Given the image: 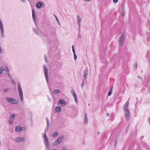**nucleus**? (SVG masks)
I'll return each mask as SVG.
<instances>
[{"label": "nucleus", "instance_id": "nucleus-1", "mask_svg": "<svg viewBox=\"0 0 150 150\" xmlns=\"http://www.w3.org/2000/svg\"><path fill=\"white\" fill-rule=\"evenodd\" d=\"M129 101H127L123 107L124 111L125 116L126 119L129 120L130 117V111L128 108Z\"/></svg>", "mask_w": 150, "mask_h": 150}, {"label": "nucleus", "instance_id": "nucleus-2", "mask_svg": "<svg viewBox=\"0 0 150 150\" xmlns=\"http://www.w3.org/2000/svg\"><path fill=\"white\" fill-rule=\"evenodd\" d=\"M18 90L19 93L20 98L21 101L22 102L23 100V92L20 83H18Z\"/></svg>", "mask_w": 150, "mask_h": 150}, {"label": "nucleus", "instance_id": "nucleus-3", "mask_svg": "<svg viewBox=\"0 0 150 150\" xmlns=\"http://www.w3.org/2000/svg\"><path fill=\"white\" fill-rule=\"evenodd\" d=\"M64 137L63 135H61L59 137L57 140L54 142L52 144V146H56L61 143L63 140Z\"/></svg>", "mask_w": 150, "mask_h": 150}, {"label": "nucleus", "instance_id": "nucleus-4", "mask_svg": "<svg viewBox=\"0 0 150 150\" xmlns=\"http://www.w3.org/2000/svg\"><path fill=\"white\" fill-rule=\"evenodd\" d=\"M6 100L10 104H16L18 103V100L14 98H11L7 97L6 98Z\"/></svg>", "mask_w": 150, "mask_h": 150}, {"label": "nucleus", "instance_id": "nucleus-5", "mask_svg": "<svg viewBox=\"0 0 150 150\" xmlns=\"http://www.w3.org/2000/svg\"><path fill=\"white\" fill-rule=\"evenodd\" d=\"M43 68L44 70L45 75L46 79V80L47 83H48L49 81V77L48 72V69L47 67L45 65L44 66Z\"/></svg>", "mask_w": 150, "mask_h": 150}, {"label": "nucleus", "instance_id": "nucleus-6", "mask_svg": "<svg viewBox=\"0 0 150 150\" xmlns=\"http://www.w3.org/2000/svg\"><path fill=\"white\" fill-rule=\"evenodd\" d=\"M125 36L124 34H122L120 37L119 40V45L120 46L122 45L123 44Z\"/></svg>", "mask_w": 150, "mask_h": 150}, {"label": "nucleus", "instance_id": "nucleus-7", "mask_svg": "<svg viewBox=\"0 0 150 150\" xmlns=\"http://www.w3.org/2000/svg\"><path fill=\"white\" fill-rule=\"evenodd\" d=\"M15 116L16 115L15 114H12L10 116V120L8 121V123L12 125L13 124Z\"/></svg>", "mask_w": 150, "mask_h": 150}, {"label": "nucleus", "instance_id": "nucleus-8", "mask_svg": "<svg viewBox=\"0 0 150 150\" xmlns=\"http://www.w3.org/2000/svg\"><path fill=\"white\" fill-rule=\"evenodd\" d=\"M0 28L2 37L4 38V27L3 24L1 19H0Z\"/></svg>", "mask_w": 150, "mask_h": 150}, {"label": "nucleus", "instance_id": "nucleus-9", "mask_svg": "<svg viewBox=\"0 0 150 150\" xmlns=\"http://www.w3.org/2000/svg\"><path fill=\"white\" fill-rule=\"evenodd\" d=\"M45 141L44 142V144L46 147L48 148L49 147V142L48 139L46 135V134H45L44 137Z\"/></svg>", "mask_w": 150, "mask_h": 150}, {"label": "nucleus", "instance_id": "nucleus-10", "mask_svg": "<svg viewBox=\"0 0 150 150\" xmlns=\"http://www.w3.org/2000/svg\"><path fill=\"white\" fill-rule=\"evenodd\" d=\"M25 139L23 137H17L15 139V141L17 142H21L23 141Z\"/></svg>", "mask_w": 150, "mask_h": 150}, {"label": "nucleus", "instance_id": "nucleus-11", "mask_svg": "<svg viewBox=\"0 0 150 150\" xmlns=\"http://www.w3.org/2000/svg\"><path fill=\"white\" fill-rule=\"evenodd\" d=\"M43 4V3L42 2H38L36 4V7L37 8H41Z\"/></svg>", "mask_w": 150, "mask_h": 150}, {"label": "nucleus", "instance_id": "nucleus-12", "mask_svg": "<svg viewBox=\"0 0 150 150\" xmlns=\"http://www.w3.org/2000/svg\"><path fill=\"white\" fill-rule=\"evenodd\" d=\"M59 104H61L62 105H65L66 104V102L63 99L59 100L58 102Z\"/></svg>", "mask_w": 150, "mask_h": 150}, {"label": "nucleus", "instance_id": "nucleus-13", "mask_svg": "<svg viewBox=\"0 0 150 150\" xmlns=\"http://www.w3.org/2000/svg\"><path fill=\"white\" fill-rule=\"evenodd\" d=\"M88 69L87 68H86L83 71V76L85 79H86V77L88 75Z\"/></svg>", "mask_w": 150, "mask_h": 150}, {"label": "nucleus", "instance_id": "nucleus-14", "mask_svg": "<svg viewBox=\"0 0 150 150\" xmlns=\"http://www.w3.org/2000/svg\"><path fill=\"white\" fill-rule=\"evenodd\" d=\"M15 130L17 132H20L22 130V127L20 126H17L16 127Z\"/></svg>", "mask_w": 150, "mask_h": 150}, {"label": "nucleus", "instance_id": "nucleus-15", "mask_svg": "<svg viewBox=\"0 0 150 150\" xmlns=\"http://www.w3.org/2000/svg\"><path fill=\"white\" fill-rule=\"evenodd\" d=\"M84 124H86L88 123V118L87 116L86 113H85L84 117Z\"/></svg>", "mask_w": 150, "mask_h": 150}, {"label": "nucleus", "instance_id": "nucleus-16", "mask_svg": "<svg viewBox=\"0 0 150 150\" xmlns=\"http://www.w3.org/2000/svg\"><path fill=\"white\" fill-rule=\"evenodd\" d=\"M61 110V108L59 106L56 107L55 109V110L57 112H59Z\"/></svg>", "mask_w": 150, "mask_h": 150}, {"label": "nucleus", "instance_id": "nucleus-17", "mask_svg": "<svg viewBox=\"0 0 150 150\" xmlns=\"http://www.w3.org/2000/svg\"><path fill=\"white\" fill-rule=\"evenodd\" d=\"M53 93L55 94H57L60 92V90L59 89H55L53 91Z\"/></svg>", "mask_w": 150, "mask_h": 150}, {"label": "nucleus", "instance_id": "nucleus-18", "mask_svg": "<svg viewBox=\"0 0 150 150\" xmlns=\"http://www.w3.org/2000/svg\"><path fill=\"white\" fill-rule=\"evenodd\" d=\"M3 71L9 73V69L7 67H5L4 68L3 67Z\"/></svg>", "mask_w": 150, "mask_h": 150}, {"label": "nucleus", "instance_id": "nucleus-19", "mask_svg": "<svg viewBox=\"0 0 150 150\" xmlns=\"http://www.w3.org/2000/svg\"><path fill=\"white\" fill-rule=\"evenodd\" d=\"M33 30L35 33V34H36V35H39V33H38L37 30L33 29Z\"/></svg>", "mask_w": 150, "mask_h": 150}, {"label": "nucleus", "instance_id": "nucleus-20", "mask_svg": "<svg viewBox=\"0 0 150 150\" xmlns=\"http://www.w3.org/2000/svg\"><path fill=\"white\" fill-rule=\"evenodd\" d=\"M32 16L33 19H35V12L33 9L32 10Z\"/></svg>", "mask_w": 150, "mask_h": 150}, {"label": "nucleus", "instance_id": "nucleus-21", "mask_svg": "<svg viewBox=\"0 0 150 150\" xmlns=\"http://www.w3.org/2000/svg\"><path fill=\"white\" fill-rule=\"evenodd\" d=\"M73 96L74 98L75 101L77 103L78 100H77V96L76 95V94L75 95H74Z\"/></svg>", "mask_w": 150, "mask_h": 150}, {"label": "nucleus", "instance_id": "nucleus-22", "mask_svg": "<svg viewBox=\"0 0 150 150\" xmlns=\"http://www.w3.org/2000/svg\"><path fill=\"white\" fill-rule=\"evenodd\" d=\"M58 132H54L53 134L52 135V137H55L57 136L58 135Z\"/></svg>", "mask_w": 150, "mask_h": 150}, {"label": "nucleus", "instance_id": "nucleus-23", "mask_svg": "<svg viewBox=\"0 0 150 150\" xmlns=\"http://www.w3.org/2000/svg\"><path fill=\"white\" fill-rule=\"evenodd\" d=\"M112 92V88H111V89L110 90V91L108 92V96H110Z\"/></svg>", "mask_w": 150, "mask_h": 150}, {"label": "nucleus", "instance_id": "nucleus-24", "mask_svg": "<svg viewBox=\"0 0 150 150\" xmlns=\"http://www.w3.org/2000/svg\"><path fill=\"white\" fill-rule=\"evenodd\" d=\"M81 22V19H78L77 22L79 25V29H80V22Z\"/></svg>", "mask_w": 150, "mask_h": 150}, {"label": "nucleus", "instance_id": "nucleus-25", "mask_svg": "<svg viewBox=\"0 0 150 150\" xmlns=\"http://www.w3.org/2000/svg\"><path fill=\"white\" fill-rule=\"evenodd\" d=\"M3 67H0V75H1L3 73Z\"/></svg>", "mask_w": 150, "mask_h": 150}, {"label": "nucleus", "instance_id": "nucleus-26", "mask_svg": "<svg viewBox=\"0 0 150 150\" xmlns=\"http://www.w3.org/2000/svg\"><path fill=\"white\" fill-rule=\"evenodd\" d=\"M71 93L73 96L76 94L75 92H74V90L73 89L71 90Z\"/></svg>", "mask_w": 150, "mask_h": 150}, {"label": "nucleus", "instance_id": "nucleus-27", "mask_svg": "<svg viewBox=\"0 0 150 150\" xmlns=\"http://www.w3.org/2000/svg\"><path fill=\"white\" fill-rule=\"evenodd\" d=\"M61 150H67L66 147L65 146H63Z\"/></svg>", "mask_w": 150, "mask_h": 150}, {"label": "nucleus", "instance_id": "nucleus-28", "mask_svg": "<svg viewBox=\"0 0 150 150\" xmlns=\"http://www.w3.org/2000/svg\"><path fill=\"white\" fill-rule=\"evenodd\" d=\"M46 121H47V126H48L49 125V124H50L49 121V120H48V119L47 118H46Z\"/></svg>", "mask_w": 150, "mask_h": 150}, {"label": "nucleus", "instance_id": "nucleus-29", "mask_svg": "<svg viewBox=\"0 0 150 150\" xmlns=\"http://www.w3.org/2000/svg\"><path fill=\"white\" fill-rule=\"evenodd\" d=\"M84 81L83 80V81H82V84H81V86L82 88L83 87V86H84Z\"/></svg>", "mask_w": 150, "mask_h": 150}, {"label": "nucleus", "instance_id": "nucleus-30", "mask_svg": "<svg viewBox=\"0 0 150 150\" xmlns=\"http://www.w3.org/2000/svg\"><path fill=\"white\" fill-rule=\"evenodd\" d=\"M137 67V64L136 63L134 64V69H136Z\"/></svg>", "mask_w": 150, "mask_h": 150}, {"label": "nucleus", "instance_id": "nucleus-31", "mask_svg": "<svg viewBox=\"0 0 150 150\" xmlns=\"http://www.w3.org/2000/svg\"><path fill=\"white\" fill-rule=\"evenodd\" d=\"M38 19H33L35 23V25H36L37 24V22L38 21Z\"/></svg>", "mask_w": 150, "mask_h": 150}, {"label": "nucleus", "instance_id": "nucleus-32", "mask_svg": "<svg viewBox=\"0 0 150 150\" xmlns=\"http://www.w3.org/2000/svg\"><path fill=\"white\" fill-rule=\"evenodd\" d=\"M74 59L75 60L77 58V56L75 54H75H74Z\"/></svg>", "mask_w": 150, "mask_h": 150}, {"label": "nucleus", "instance_id": "nucleus-33", "mask_svg": "<svg viewBox=\"0 0 150 150\" xmlns=\"http://www.w3.org/2000/svg\"><path fill=\"white\" fill-rule=\"evenodd\" d=\"M3 91L5 92H8V89L7 88L4 89H3Z\"/></svg>", "mask_w": 150, "mask_h": 150}, {"label": "nucleus", "instance_id": "nucleus-34", "mask_svg": "<svg viewBox=\"0 0 150 150\" xmlns=\"http://www.w3.org/2000/svg\"><path fill=\"white\" fill-rule=\"evenodd\" d=\"M122 16L123 17L125 15V13L124 11H122Z\"/></svg>", "mask_w": 150, "mask_h": 150}, {"label": "nucleus", "instance_id": "nucleus-35", "mask_svg": "<svg viewBox=\"0 0 150 150\" xmlns=\"http://www.w3.org/2000/svg\"><path fill=\"white\" fill-rule=\"evenodd\" d=\"M2 49L1 48V46H0V53H2Z\"/></svg>", "mask_w": 150, "mask_h": 150}, {"label": "nucleus", "instance_id": "nucleus-36", "mask_svg": "<svg viewBox=\"0 0 150 150\" xmlns=\"http://www.w3.org/2000/svg\"><path fill=\"white\" fill-rule=\"evenodd\" d=\"M118 0H113V2L114 3H116L118 1Z\"/></svg>", "mask_w": 150, "mask_h": 150}, {"label": "nucleus", "instance_id": "nucleus-37", "mask_svg": "<svg viewBox=\"0 0 150 150\" xmlns=\"http://www.w3.org/2000/svg\"><path fill=\"white\" fill-rule=\"evenodd\" d=\"M56 20L57 21V23L59 24V25H60V23H59V21H58V19H56Z\"/></svg>", "mask_w": 150, "mask_h": 150}, {"label": "nucleus", "instance_id": "nucleus-38", "mask_svg": "<svg viewBox=\"0 0 150 150\" xmlns=\"http://www.w3.org/2000/svg\"><path fill=\"white\" fill-rule=\"evenodd\" d=\"M72 51H73V52L74 53V54H75V49H72Z\"/></svg>", "mask_w": 150, "mask_h": 150}, {"label": "nucleus", "instance_id": "nucleus-39", "mask_svg": "<svg viewBox=\"0 0 150 150\" xmlns=\"http://www.w3.org/2000/svg\"><path fill=\"white\" fill-rule=\"evenodd\" d=\"M77 19H81L80 16H78L77 17Z\"/></svg>", "mask_w": 150, "mask_h": 150}, {"label": "nucleus", "instance_id": "nucleus-40", "mask_svg": "<svg viewBox=\"0 0 150 150\" xmlns=\"http://www.w3.org/2000/svg\"><path fill=\"white\" fill-rule=\"evenodd\" d=\"M21 1H22V2H25V0H21Z\"/></svg>", "mask_w": 150, "mask_h": 150}, {"label": "nucleus", "instance_id": "nucleus-41", "mask_svg": "<svg viewBox=\"0 0 150 150\" xmlns=\"http://www.w3.org/2000/svg\"><path fill=\"white\" fill-rule=\"evenodd\" d=\"M72 49H74V46L73 45L72 46Z\"/></svg>", "mask_w": 150, "mask_h": 150}, {"label": "nucleus", "instance_id": "nucleus-42", "mask_svg": "<svg viewBox=\"0 0 150 150\" xmlns=\"http://www.w3.org/2000/svg\"><path fill=\"white\" fill-rule=\"evenodd\" d=\"M45 62H47V58H45Z\"/></svg>", "mask_w": 150, "mask_h": 150}, {"label": "nucleus", "instance_id": "nucleus-43", "mask_svg": "<svg viewBox=\"0 0 150 150\" xmlns=\"http://www.w3.org/2000/svg\"><path fill=\"white\" fill-rule=\"evenodd\" d=\"M84 1H91V0H84Z\"/></svg>", "mask_w": 150, "mask_h": 150}, {"label": "nucleus", "instance_id": "nucleus-44", "mask_svg": "<svg viewBox=\"0 0 150 150\" xmlns=\"http://www.w3.org/2000/svg\"><path fill=\"white\" fill-rule=\"evenodd\" d=\"M54 16L56 18V19H57V17L56 16L55 14H54Z\"/></svg>", "mask_w": 150, "mask_h": 150}, {"label": "nucleus", "instance_id": "nucleus-45", "mask_svg": "<svg viewBox=\"0 0 150 150\" xmlns=\"http://www.w3.org/2000/svg\"><path fill=\"white\" fill-rule=\"evenodd\" d=\"M116 144H117V143L116 142H115V146Z\"/></svg>", "mask_w": 150, "mask_h": 150}, {"label": "nucleus", "instance_id": "nucleus-46", "mask_svg": "<svg viewBox=\"0 0 150 150\" xmlns=\"http://www.w3.org/2000/svg\"><path fill=\"white\" fill-rule=\"evenodd\" d=\"M12 83H15L14 81H13V80L12 81Z\"/></svg>", "mask_w": 150, "mask_h": 150}, {"label": "nucleus", "instance_id": "nucleus-47", "mask_svg": "<svg viewBox=\"0 0 150 150\" xmlns=\"http://www.w3.org/2000/svg\"><path fill=\"white\" fill-rule=\"evenodd\" d=\"M44 57H45V58H46V56L45 55L44 56Z\"/></svg>", "mask_w": 150, "mask_h": 150}, {"label": "nucleus", "instance_id": "nucleus-48", "mask_svg": "<svg viewBox=\"0 0 150 150\" xmlns=\"http://www.w3.org/2000/svg\"><path fill=\"white\" fill-rule=\"evenodd\" d=\"M138 78H139V79H140L141 78L140 77V76H138Z\"/></svg>", "mask_w": 150, "mask_h": 150}, {"label": "nucleus", "instance_id": "nucleus-49", "mask_svg": "<svg viewBox=\"0 0 150 150\" xmlns=\"http://www.w3.org/2000/svg\"><path fill=\"white\" fill-rule=\"evenodd\" d=\"M48 99H49V100H50H50H50V98H49Z\"/></svg>", "mask_w": 150, "mask_h": 150}, {"label": "nucleus", "instance_id": "nucleus-50", "mask_svg": "<svg viewBox=\"0 0 150 150\" xmlns=\"http://www.w3.org/2000/svg\"><path fill=\"white\" fill-rule=\"evenodd\" d=\"M107 116H108L109 115V114H107Z\"/></svg>", "mask_w": 150, "mask_h": 150}, {"label": "nucleus", "instance_id": "nucleus-51", "mask_svg": "<svg viewBox=\"0 0 150 150\" xmlns=\"http://www.w3.org/2000/svg\"><path fill=\"white\" fill-rule=\"evenodd\" d=\"M8 75L9 76H10V75H9V74H8Z\"/></svg>", "mask_w": 150, "mask_h": 150}]
</instances>
